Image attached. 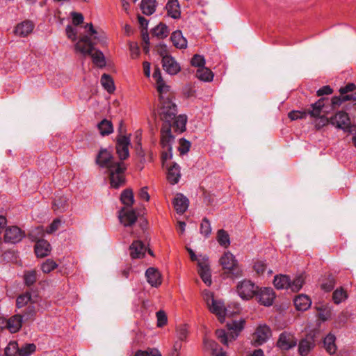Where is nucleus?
Here are the masks:
<instances>
[{
  "instance_id": "obj_36",
  "label": "nucleus",
  "mask_w": 356,
  "mask_h": 356,
  "mask_svg": "<svg viewBox=\"0 0 356 356\" xmlns=\"http://www.w3.org/2000/svg\"><path fill=\"white\" fill-rule=\"evenodd\" d=\"M314 346V343L312 339H305L300 341L299 343V353L302 356L308 355L311 349Z\"/></svg>"
},
{
  "instance_id": "obj_52",
  "label": "nucleus",
  "mask_w": 356,
  "mask_h": 356,
  "mask_svg": "<svg viewBox=\"0 0 356 356\" xmlns=\"http://www.w3.org/2000/svg\"><path fill=\"white\" fill-rule=\"evenodd\" d=\"M204 343L205 348L208 350H210L211 352L212 355L218 351V350L220 348L218 344L213 340L204 339Z\"/></svg>"
},
{
  "instance_id": "obj_17",
  "label": "nucleus",
  "mask_w": 356,
  "mask_h": 356,
  "mask_svg": "<svg viewBox=\"0 0 356 356\" xmlns=\"http://www.w3.org/2000/svg\"><path fill=\"white\" fill-rule=\"evenodd\" d=\"M119 220L124 226H131L137 220V216L134 210L122 208L119 211Z\"/></svg>"
},
{
  "instance_id": "obj_10",
  "label": "nucleus",
  "mask_w": 356,
  "mask_h": 356,
  "mask_svg": "<svg viewBox=\"0 0 356 356\" xmlns=\"http://www.w3.org/2000/svg\"><path fill=\"white\" fill-rule=\"evenodd\" d=\"M173 141L174 137L171 134V124L170 123H163L161 130V144L162 148L171 152Z\"/></svg>"
},
{
  "instance_id": "obj_12",
  "label": "nucleus",
  "mask_w": 356,
  "mask_h": 356,
  "mask_svg": "<svg viewBox=\"0 0 356 356\" xmlns=\"http://www.w3.org/2000/svg\"><path fill=\"white\" fill-rule=\"evenodd\" d=\"M329 122L337 128L347 132L348 128L352 126L350 124V118L348 114L343 111H339L330 118Z\"/></svg>"
},
{
  "instance_id": "obj_2",
  "label": "nucleus",
  "mask_w": 356,
  "mask_h": 356,
  "mask_svg": "<svg viewBox=\"0 0 356 356\" xmlns=\"http://www.w3.org/2000/svg\"><path fill=\"white\" fill-rule=\"evenodd\" d=\"M100 42L92 41L88 35H83L75 44V50L83 56H90L95 65L99 67L106 65V60L103 53L95 49V45Z\"/></svg>"
},
{
  "instance_id": "obj_6",
  "label": "nucleus",
  "mask_w": 356,
  "mask_h": 356,
  "mask_svg": "<svg viewBox=\"0 0 356 356\" xmlns=\"http://www.w3.org/2000/svg\"><path fill=\"white\" fill-rule=\"evenodd\" d=\"M192 261H197L198 273L202 281L207 285L210 286L212 283L211 275L209 265L208 257H203L202 259H197L195 252L191 248H187Z\"/></svg>"
},
{
  "instance_id": "obj_47",
  "label": "nucleus",
  "mask_w": 356,
  "mask_h": 356,
  "mask_svg": "<svg viewBox=\"0 0 356 356\" xmlns=\"http://www.w3.org/2000/svg\"><path fill=\"white\" fill-rule=\"evenodd\" d=\"M85 29H88V35L92 41L103 42L101 36H98L97 31L94 29L92 23L86 24Z\"/></svg>"
},
{
  "instance_id": "obj_49",
  "label": "nucleus",
  "mask_w": 356,
  "mask_h": 356,
  "mask_svg": "<svg viewBox=\"0 0 356 356\" xmlns=\"http://www.w3.org/2000/svg\"><path fill=\"white\" fill-rule=\"evenodd\" d=\"M34 305L35 304H29L24 311L22 318H24L26 321L34 318L37 312V309Z\"/></svg>"
},
{
  "instance_id": "obj_3",
  "label": "nucleus",
  "mask_w": 356,
  "mask_h": 356,
  "mask_svg": "<svg viewBox=\"0 0 356 356\" xmlns=\"http://www.w3.org/2000/svg\"><path fill=\"white\" fill-rule=\"evenodd\" d=\"M328 103L327 98H321L307 109V115L317 120L315 124L317 129H321L329 123V119L326 116L329 113Z\"/></svg>"
},
{
  "instance_id": "obj_38",
  "label": "nucleus",
  "mask_w": 356,
  "mask_h": 356,
  "mask_svg": "<svg viewBox=\"0 0 356 356\" xmlns=\"http://www.w3.org/2000/svg\"><path fill=\"white\" fill-rule=\"evenodd\" d=\"M101 83L108 92L112 93L115 90L113 81L109 75L104 74L101 78Z\"/></svg>"
},
{
  "instance_id": "obj_55",
  "label": "nucleus",
  "mask_w": 356,
  "mask_h": 356,
  "mask_svg": "<svg viewBox=\"0 0 356 356\" xmlns=\"http://www.w3.org/2000/svg\"><path fill=\"white\" fill-rule=\"evenodd\" d=\"M307 115V110L300 111H292L289 113L288 116L291 120H296L298 119H304L306 118Z\"/></svg>"
},
{
  "instance_id": "obj_53",
  "label": "nucleus",
  "mask_w": 356,
  "mask_h": 356,
  "mask_svg": "<svg viewBox=\"0 0 356 356\" xmlns=\"http://www.w3.org/2000/svg\"><path fill=\"white\" fill-rule=\"evenodd\" d=\"M192 66L197 67L198 68L204 67L205 65V59L203 56L199 54H195L191 60Z\"/></svg>"
},
{
  "instance_id": "obj_25",
  "label": "nucleus",
  "mask_w": 356,
  "mask_h": 356,
  "mask_svg": "<svg viewBox=\"0 0 356 356\" xmlns=\"http://www.w3.org/2000/svg\"><path fill=\"white\" fill-rule=\"evenodd\" d=\"M37 302V297L32 298L31 293L29 291H26L19 295L16 299V306L17 308L24 307L28 305L29 303L36 304Z\"/></svg>"
},
{
  "instance_id": "obj_23",
  "label": "nucleus",
  "mask_w": 356,
  "mask_h": 356,
  "mask_svg": "<svg viewBox=\"0 0 356 356\" xmlns=\"http://www.w3.org/2000/svg\"><path fill=\"white\" fill-rule=\"evenodd\" d=\"M67 201L68 199L65 196L61 194H58L56 195L53 201L52 209L57 213H63L67 209Z\"/></svg>"
},
{
  "instance_id": "obj_28",
  "label": "nucleus",
  "mask_w": 356,
  "mask_h": 356,
  "mask_svg": "<svg viewBox=\"0 0 356 356\" xmlns=\"http://www.w3.org/2000/svg\"><path fill=\"white\" fill-rule=\"evenodd\" d=\"M311 304L310 298L306 295H299L294 299V305L299 311H306L310 307Z\"/></svg>"
},
{
  "instance_id": "obj_37",
  "label": "nucleus",
  "mask_w": 356,
  "mask_h": 356,
  "mask_svg": "<svg viewBox=\"0 0 356 356\" xmlns=\"http://www.w3.org/2000/svg\"><path fill=\"white\" fill-rule=\"evenodd\" d=\"M97 127L102 136L109 135L113 131L111 122L106 119L102 120L98 124Z\"/></svg>"
},
{
  "instance_id": "obj_26",
  "label": "nucleus",
  "mask_w": 356,
  "mask_h": 356,
  "mask_svg": "<svg viewBox=\"0 0 356 356\" xmlns=\"http://www.w3.org/2000/svg\"><path fill=\"white\" fill-rule=\"evenodd\" d=\"M51 251L49 243L44 239L38 240L35 245V252L38 257L47 256Z\"/></svg>"
},
{
  "instance_id": "obj_8",
  "label": "nucleus",
  "mask_w": 356,
  "mask_h": 356,
  "mask_svg": "<svg viewBox=\"0 0 356 356\" xmlns=\"http://www.w3.org/2000/svg\"><path fill=\"white\" fill-rule=\"evenodd\" d=\"M271 336L270 328L266 324H261L257 326L253 335L252 344L259 346L266 343Z\"/></svg>"
},
{
  "instance_id": "obj_42",
  "label": "nucleus",
  "mask_w": 356,
  "mask_h": 356,
  "mask_svg": "<svg viewBox=\"0 0 356 356\" xmlns=\"http://www.w3.org/2000/svg\"><path fill=\"white\" fill-rule=\"evenodd\" d=\"M169 30L168 26L162 23H160L152 29V34L158 38H163L168 36Z\"/></svg>"
},
{
  "instance_id": "obj_45",
  "label": "nucleus",
  "mask_w": 356,
  "mask_h": 356,
  "mask_svg": "<svg viewBox=\"0 0 356 356\" xmlns=\"http://www.w3.org/2000/svg\"><path fill=\"white\" fill-rule=\"evenodd\" d=\"M17 354L19 355V348L16 341H10L5 348V355L6 356H15Z\"/></svg>"
},
{
  "instance_id": "obj_30",
  "label": "nucleus",
  "mask_w": 356,
  "mask_h": 356,
  "mask_svg": "<svg viewBox=\"0 0 356 356\" xmlns=\"http://www.w3.org/2000/svg\"><path fill=\"white\" fill-rule=\"evenodd\" d=\"M165 8L168 15L173 19H178L181 15V10L178 0H170L166 4Z\"/></svg>"
},
{
  "instance_id": "obj_9",
  "label": "nucleus",
  "mask_w": 356,
  "mask_h": 356,
  "mask_svg": "<svg viewBox=\"0 0 356 356\" xmlns=\"http://www.w3.org/2000/svg\"><path fill=\"white\" fill-rule=\"evenodd\" d=\"M208 308L211 313L214 314L218 317L221 323L224 322L226 316L238 312V309L234 312H229L228 309L225 307L222 302L217 300H212V302L208 306Z\"/></svg>"
},
{
  "instance_id": "obj_18",
  "label": "nucleus",
  "mask_w": 356,
  "mask_h": 356,
  "mask_svg": "<svg viewBox=\"0 0 356 356\" xmlns=\"http://www.w3.org/2000/svg\"><path fill=\"white\" fill-rule=\"evenodd\" d=\"M162 66L163 70L170 75H175L181 70L179 64L172 56L162 59Z\"/></svg>"
},
{
  "instance_id": "obj_34",
  "label": "nucleus",
  "mask_w": 356,
  "mask_h": 356,
  "mask_svg": "<svg viewBox=\"0 0 356 356\" xmlns=\"http://www.w3.org/2000/svg\"><path fill=\"white\" fill-rule=\"evenodd\" d=\"M196 76L200 80L207 82L211 81L213 78L212 71L206 67L198 68Z\"/></svg>"
},
{
  "instance_id": "obj_46",
  "label": "nucleus",
  "mask_w": 356,
  "mask_h": 356,
  "mask_svg": "<svg viewBox=\"0 0 356 356\" xmlns=\"http://www.w3.org/2000/svg\"><path fill=\"white\" fill-rule=\"evenodd\" d=\"M304 277L302 275H298L294 278L293 282L290 281V285L289 288L293 291H298L304 284Z\"/></svg>"
},
{
  "instance_id": "obj_1",
  "label": "nucleus",
  "mask_w": 356,
  "mask_h": 356,
  "mask_svg": "<svg viewBox=\"0 0 356 356\" xmlns=\"http://www.w3.org/2000/svg\"><path fill=\"white\" fill-rule=\"evenodd\" d=\"M96 163L102 168L108 169L110 184L113 188H118L124 184L125 164L122 161H114L113 156L110 150L108 149H101L97 156Z\"/></svg>"
},
{
  "instance_id": "obj_48",
  "label": "nucleus",
  "mask_w": 356,
  "mask_h": 356,
  "mask_svg": "<svg viewBox=\"0 0 356 356\" xmlns=\"http://www.w3.org/2000/svg\"><path fill=\"white\" fill-rule=\"evenodd\" d=\"M58 267V264L52 259H48L41 264V270L44 273H49Z\"/></svg>"
},
{
  "instance_id": "obj_7",
  "label": "nucleus",
  "mask_w": 356,
  "mask_h": 356,
  "mask_svg": "<svg viewBox=\"0 0 356 356\" xmlns=\"http://www.w3.org/2000/svg\"><path fill=\"white\" fill-rule=\"evenodd\" d=\"M259 287L250 280H244L238 283L236 291L243 300H250L257 296Z\"/></svg>"
},
{
  "instance_id": "obj_4",
  "label": "nucleus",
  "mask_w": 356,
  "mask_h": 356,
  "mask_svg": "<svg viewBox=\"0 0 356 356\" xmlns=\"http://www.w3.org/2000/svg\"><path fill=\"white\" fill-rule=\"evenodd\" d=\"M245 321H233L227 324L228 332L224 330H217L216 334L218 340L224 345L228 346L230 342L234 341L243 330Z\"/></svg>"
},
{
  "instance_id": "obj_64",
  "label": "nucleus",
  "mask_w": 356,
  "mask_h": 356,
  "mask_svg": "<svg viewBox=\"0 0 356 356\" xmlns=\"http://www.w3.org/2000/svg\"><path fill=\"white\" fill-rule=\"evenodd\" d=\"M158 54L162 57V59H164L165 57H170L171 56L168 54V47L165 44H160L157 48Z\"/></svg>"
},
{
  "instance_id": "obj_61",
  "label": "nucleus",
  "mask_w": 356,
  "mask_h": 356,
  "mask_svg": "<svg viewBox=\"0 0 356 356\" xmlns=\"http://www.w3.org/2000/svg\"><path fill=\"white\" fill-rule=\"evenodd\" d=\"M60 225L61 221L60 219L56 218L54 220L51 225L49 226V227L47 229L46 232L47 234H51L56 232L59 228Z\"/></svg>"
},
{
  "instance_id": "obj_51",
  "label": "nucleus",
  "mask_w": 356,
  "mask_h": 356,
  "mask_svg": "<svg viewBox=\"0 0 356 356\" xmlns=\"http://www.w3.org/2000/svg\"><path fill=\"white\" fill-rule=\"evenodd\" d=\"M134 356H161V354L156 348H147L145 350H138Z\"/></svg>"
},
{
  "instance_id": "obj_20",
  "label": "nucleus",
  "mask_w": 356,
  "mask_h": 356,
  "mask_svg": "<svg viewBox=\"0 0 356 356\" xmlns=\"http://www.w3.org/2000/svg\"><path fill=\"white\" fill-rule=\"evenodd\" d=\"M175 209L177 213L183 214L189 205L188 199L181 193H177L172 202Z\"/></svg>"
},
{
  "instance_id": "obj_16",
  "label": "nucleus",
  "mask_w": 356,
  "mask_h": 356,
  "mask_svg": "<svg viewBox=\"0 0 356 356\" xmlns=\"http://www.w3.org/2000/svg\"><path fill=\"white\" fill-rule=\"evenodd\" d=\"M220 264L222 268L229 272L234 273L237 266V261L234 256L229 251L225 252L220 259Z\"/></svg>"
},
{
  "instance_id": "obj_40",
  "label": "nucleus",
  "mask_w": 356,
  "mask_h": 356,
  "mask_svg": "<svg viewBox=\"0 0 356 356\" xmlns=\"http://www.w3.org/2000/svg\"><path fill=\"white\" fill-rule=\"evenodd\" d=\"M38 280V273L35 270H26L24 274V282L25 285L32 286Z\"/></svg>"
},
{
  "instance_id": "obj_44",
  "label": "nucleus",
  "mask_w": 356,
  "mask_h": 356,
  "mask_svg": "<svg viewBox=\"0 0 356 356\" xmlns=\"http://www.w3.org/2000/svg\"><path fill=\"white\" fill-rule=\"evenodd\" d=\"M346 292L342 289H336L332 294V299L335 304H340L347 298Z\"/></svg>"
},
{
  "instance_id": "obj_11",
  "label": "nucleus",
  "mask_w": 356,
  "mask_h": 356,
  "mask_svg": "<svg viewBox=\"0 0 356 356\" xmlns=\"http://www.w3.org/2000/svg\"><path fill=\"white\" fill-rule=\"evenodd\" d=\"M130 138L126 136L120 135L117 138L116 152L120 160H124L129 156V147Z\"/></svg>"
},
{
  "instance_id": "obj_39",
  "label": "nucleus",
  "mask_w": 356,
  "mask_h": 356,
  "mask_svg": "<svg viewBox=\"0 0 356 356\" xmlns=\"http://www.w3.org/2000/svg\"><path fill=\"white\" fill-rule=\"evenodd\" d=\"M121 202L127 207H131L134 204V193L132 190L126 189L123 191L120 196Z\"/></svg>"
},
{
  "instance_id": "obj_54",
  "label": "nucleus",
  "mask_w": 356,
  "mask_h": 356,
  "mask_svg": "<svg viewBox=\"0 0 356 356\" xmlns=\"http://www.w3.org/2000/svg\"><path fill=\"white\" fill-rule=\"evenodd\" d=\"M35 346L33 343H28L19 348V356H29L35 350Z\"/></svg>"
},
{
  "instance_id": "obj_58",
  "label": "nucleus",
  "mask_w": 356,
  "mask_h": 356,
  "mask_svg": "<svg viewBox=\"0 0 356 356\" xmlns=\"http://www.w3.org/2000/svg\"><path fill=\"white\" fill-rule=\"evenodd\" d=\"M72 24L74 26H78L83 22V15L80 13L72 12L71 13Z\"/></svg>"
},
{
  "instance_id": "obj_33",
  "label": "nucleus",
  "mask_w": 356,
  "mask_h": 356,
  "mask_svg": "<svg viewBox=\"0 0 356 356\" xmlns=\"http://www.w3.org/2000/svg\"><path fill=\"white\" fill-rule=\"evenodd\" d=\"M336 337L332 334H327L323 341L324 346L326 350L330 354L332 355L335 353L337 350V346L335 345Z\"/></svg>"
},
{
  "instance_id": "obj_24",
  "label": "nucleus",
  "mask_w": 356,
  "mask_h": 356,
  "mask_svg": "<svg viewBox=\"0 0 356 356\" xmlns=\"http://www.w3.org/2000/svg\"><path fill=\"white\" fill-rule=\"evenodd\" d=\"M34 25L30 21H24L18 24L15 29V34L20 37H26L33 30Z\"/></svg>"
},
{
  "instance_id": "obj_32",
  "label": "nucleus",
  "mask_w": 356,
  "mask_h": 356,
  "mask_svg": "<svg viewBox=\"0 0 356 356\" xmlns=\"http://www.w3.org/2000/svg\"><path fill=\"white\" fill-rule=\"evenodd\" d=\"M156 0H142L140 8L143 14L150 15L156 10Z\"/></svg>"
},
{
  "instance_id": "obj_35",
  "label": "nucleus",
  "mask_w": 356,
  "mask_h": 356,
  "mask_svg": "<svg viewBox=\"0 0 356 356\" xmlns=\"http://www.w3.org/2000/svg\"><path fill=\"white\" fill-rule=\"evenodd\" d=\"M273 284L277 289H288L290 285V279L286 275H277L274 278Z\"/></svg>"
},
{
  "instance_id": "obj_62",
  "label": "nucleus",
  "mask_w": 356,
  "mask_h": 356,
  "mask_svg": "<svg viewBox=\"0 0 356 356\" xmlns=\"http://www.w3.org/2000/svg\"><path fill=\"white\" fill-rule=\"evenodd\" d=\"M188 335V330L185 326H181L178 328L177 332V336L178 338V340H180L181 341H184Z\"/></svg>"
},
{
  "instance_id": "obj_29",
  "label": "nucleus",
  "mask_w": 356,
  "mask_h": 356,
  "mask_svg": "<svg viewBox=\"0 0 356 356\" xmlns=\"http://www.w3.org/2000/svg\"><path fill=\"white\" fill-rule=\"evenodd\" d=\"M170 40L173 45L178 49H186L187 47V40L183 36L181 31H174L170 36Z\"/></svg>"
},
{
  "instance_id": "obj_22",
  "label": "nucleus",
  "mask_w": 356,
  "mask_h": 356,
  "mask_svg": "<svg viewBox=\"0 0 356 356\" xmlns=\"http://www.w3.org/2000/svg\"><path fill=\"white\" fill-rule=\"evenodd\" d=\"M145 276L147 277V282L152 286L157 287L161 284V275L156 268L153 267L147 268L145 272Z\"/></svg>"
},
{
  "instance_id": "obj_5",
  "label": "nucleus",
  "mask_w": 356,
  "mask_h": 356,
  "mask_svg": "<svg viewBox=\"0 0 356 356\" xmlns=\"http://www.w3.org/2000/svg\"><path fill=\"white\" fill-rule=\"evenodd\" d=\"M167 93L159 94V114L163 123H170L175 118L177 115V106L170 99L168 96L165 97Z\"/></svg>"
},
{
  "instance_id": "obj_50",
  "label": "nucleus",
  "mask_w": 356,
  "mask_h": 356,
  "mask_svg": "<svg viewBox=\"0 0 356 356\" xmlns=\"http://www.w3.org/2000/svg\"><path fill=\"white\" fill-rule=\"evenodd\" d=\"M211 232V227L209 220L204 218L200 225V233L208 237Z\"/></svg>"
},
{
  "instance_id": "obj_19",
  "label": "nucleus",
  "mask_w": 356,
  "mask_h": 356,
  "mask_svg": "<svg viewBox=\"0 0 356 356\" xmlns=\"http://www.w3.org/2000/svg\"><path fill=\"white\" fill-rule=\"evenodd\" d=\"M296 340L294 336L290 333L283 332L280 334L277 346L283 350H289L296 346Z\"/></svg>"
},
{
  "instance_id": "obj_57",
  "label": "nucleus",
  "mask_w": 356,
  "mask_h": 356,
  "mask_svg": "<svg viewBox=\"0 0 356 356\" xmlns=\"http://www.w3.org/2000/svg\"><path fill=\"white\" fill-rule=\"evenodd\" d=\"M65 31L67 37L69 39L72 40V41H75L76 40L77 31L76 28L72 27L71 25H67L65 29Z\"/></svg>"
},
{
  "instance_id": "obj_59",
  "label": "nucleus",
  "mask_w": 356,
  "mask_h": 356,
  "mask_svg": "<svg viewBox=\"0 0 356 356\" xmlns=\"http://www.w3.org/2000/svg\"><path fill=\"white\" fill-rule=\"evenodd\" d=\"M191 143L188 140L185 139L180 140L179 151L180 152L181 154L187 153L189 151Z\"/></svg>"
},
{
  "instance_id": "obj_15",
  "label": "nucleus",
  "mask_w": 356,
  "mask_h": 356,
  "mask_svg": "<svg viewBox=\"0 0 356 356\" xmlns=\"http://www.w3.org/2000/svg\"><path fill=\"white\" fill-rule=\"evenodd\" d=\"M24 237V232L17 226H13L6 229L4 240L6 243H16Z\"/></svg>"
},
{
  "instance_id": "obj_13",
  "label": "nucleus",
  "mask_w": 356,
  "mask_h": 356,
  "mask_svg": "<svg viewBox=\"0 0 356 356\" xmlns=\"http://www.w3.org/2000/svg\"><path fill=\"white\" fill-rule=\"evenodd\" d=\"M256 297L261 305L270 306L273 303L275 294L272 288L265 287L258 289Z\"/></svg>"
},
{
  "instance_id": "obj_31",
  "label": "nucleus",
  "mask_w": 356,
  "mask_h": 356,
  "mask_svg": "<svg viewBox=\"0 0 356 356\" xmlns=\"http://www.w3.org/2000/svg\"><path fill=\"white\" fill-rule=\"evenodd\" d=\"M181 177L180 168L177 163H174L168 170L167 179L171 184H176Z\"/></svg>"
},
{
  "instance_id": "obj_60",
  "label": "nucleus",
  "mask_w": 356,
  "mask_h": 356,
  "mask_svg": "<svg viewBox=\"0 0 356 356\" xmlns=\"http://www.w3.org/2000/svg\"><path fill=\"white\" fill-rule=\"evenodd\" d=\"M346 100L343 99V97L341 98L340 97H333L331 99V101H329L328 103V109L329 111L330 109L335 108L336 106H339L343 102H345Z\"/></svg>"
},
{
  "instance_id": "obj_63",
  "label": "nucleus",
  "mask_w": 356,
  "mask_h": 356,
  "mask_svg": "<svg viewBox=\"0 0 356 356\" xmlns=\"http://www.w3.org/2000/svg\"><path fill=\"white\" fill-rule=\"evenodd\" d=\"M202 296L204 300L207 303V307L212 302V300H215L213 298V294L208 290H204L202 292Z\"/></svg>"
},
{
  "instance_id": "obj_41",
  "label": "nucleus",
  "mask_w": 356,
  "mask_h": 356,
  "mask_svg": "<svg viewBox=\"0 0 356 356\" xmlns=\"http://www.w3.org/2000/svg\"><path fill=\"white\" fill-rule=\"evenodd\" d=\"M217 241L221 246L225 248H227L230 245L229 235L224 229L218 231Z\"/></svg>"
},
{
  "instance_id": "obj_21",
  "label": "nucleus",
  "mask_w": 356,
  "mask_h": 356,
  "mask_svg": "<svg viewBox=\"0 0 356 356\" xmlns=\"http://www.w3.org/2000/svg\"><path fill=\"white\" fill-rule=\"evenodd\" d=\"M146 247L141 241H134L129 247L130 256L132 259H140L145 256Z\"/></svg>"
},
{
  "instance_id": "obj_27",
  "label": "nucleus",
  "mask_w": 356,
  "mask_h": 356,
  "mask_svg": "<svg viewBox=\"0 0 356 356\" xmlns=\"http://www.w3.org/2000/svg\"><path fill=\"white\" fill-rule=\"evenodd\" d=\"M153 78L156 81V88L160 95L162 93H168L169 86H167L162 79L161 71L159 68H156L153 73Z\"/></svg>"
},
{
  "instance_id": "obj_14",
  "label": "nucleus",
  "mask_w": 356,
  "mask_h": 356,
  "mask_svg": "<svg viewBox=\"0 0 356 356\" xmlns=\"http://www.w3.org/2000/svg\"><path fill=\"white\" fill-rule=\"evenodd\" d=\"M2 321V323L5 324L4 326H0V328L6 327L11 333H15L18 332L22 325L23 318L20 314H16L8 320L0 319Z\"/></svg>"
},
{
  "instance_id": "obj_43",
  "label": "nucleus",
  "mask_w": 356,
  "mask_h": 356,
  "mask_svg": "<svg viewBox=\"0 0 356 356\" xmlns=\"http://www.w3.org/2000/svg\"><path fill=\"white\" fill-rule=\"evenodd\" d=\"M172 121L177 131L183 132L186 130V124L187 122L186 115L175 116V118Z\"/></svg>"
},
{
  "instance_id": "obj_56",
  "label": "nucleus",
  "mask_w": 356,
  "mask_h": 356,
  "mask_svg": "<svg viewBox=\"0 0 356 356\" xmlns=\"http://www.w3.org/2000/svg\"><path fill=\"white\" fill-rule=\"evenodd\" d=\"M157 325L162 327L167 323V316L163 311H159L156 312Z\"/></svg>"
}]
</instances>
